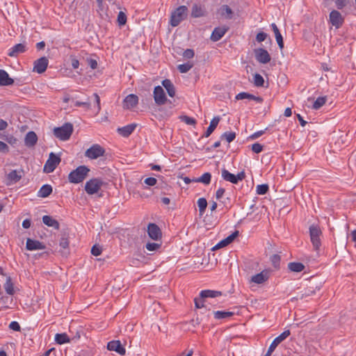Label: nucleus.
<instances>
[{
	"mask_svg": "<svg viewBox=\"0 0 356 356\" xmlns=\"http://www.w3.org/2000/svg\"><path fill=\"white\" fill-rule=\"evenodd\" d=\"M88 63L92 70H95L97 67V62L96 60L92 58L88 59Z\"/></svg>",
	"mask_w": 356,
	"mask_h": 356,
	"instance_id": "nucleus-63",
	"label": "nucleus"
},
{
	"mask_svg": "<svg viewBox=\"0 0 356 356\" xmlns=\"http://www.w3.org/2000/svg\"><path fill=\"white\" fill-rule=\"evenodd\" d=\"M218 13L221 17L227 19H231L233 18L234 12L232 8L227 5H222L218 10Z\"/></svg>",
	"mask_w": 356,
	"mask_h": 356,
	"instance_id": "nucleus-28",
	"label": "nucleus"
},
{
	"mask_svg": "<svg viewBox=\"0 0 356 356\" xmlns=\"http://www.w3.org/2000/svg\"><path fill=\"white\" fill-rule=\"evenodd\" d=\"M228 29L225 27H216L211 35V40L213 42L220 40L227 31Z\"/></svg>",
	"mask_w": 356,
	"mask_h": 356,
	"instance_id": "nucleus-24",
	"label": "nucleus"
},
{
	"mask_svg": "<svg viewBox=\"0 0 356 356\" xmlns=\"http://www.w3.org/2000/svg\"><path fill=\"white\" fill-rule=\"evenodd\" d=\"M75 106H83L86 109L88 110L90 108V103L89 102H79L76 101L74 102Z\"/></svg>",
	"mask_w": 356,
	"mask_h": 356,
	"instance_id": "nucleus-56",
	"label": "nucleus"
},
{
	"mask_svg": "<svg viewBox=\"0 0 356 356\" xmlns=\"http://www.w3.org/2000/svg\"><path fill=\"white\" fill-rule=\"evenodd\" d=\"M235 99L236 100H241V99H250V100H254L258 103H261L263 102V98L259 97V96H254L252 94H250L248 92H241L238 94H237L235 97Z\"/></svg>",
	"mask_w": 356,
	"mask_h": 356,
	"instance_id": "nucleus-26",
	"label": "nucleus"
},
{
	"mask_svg": "<svg viewBox=\"0 0 356 356\" xmlns=\"http://www.w3.org/2000/svg\"><path fill=\"white\" fill-rule=\"evenodd\" d=\"M222 177L227 181L232 184H237L238 181H242L245 177V174L243 171L238 172L236 175L229 172L226 169L222 170Z\"/></svg>",
	"mask_w": 356,
	"mask_h": 356,
	"instance_id": "nucleus-8",
	"label": "nucleus"
},
{
	"mask_svg": "<svg viewBox=\"0 0 356 356\" xmlns=\"http://www.w3.org/2000/svg\"><path fill=\"white\" fill-rule=\"evenodd\" d=\"M48 64V59L45 56L41 57L34 62L33 71L42 74L46 71Z\"/></svg>",
	"mask_w": 356,
	"mask_h": 356,
	"instance_id": "nucleus-12",
	"label": "nucleus"
},
{
	"mask_svg": "<svg viewBox=\"0 0 356 356\" xmlns=\"http://www.w3.org/2000/svg\"><path fill=\"white\" fill-rule=\"evenodd\" d=\"M188 8L185 6H180L172 12L170 24L172 26H178L181 22H182L187 15Z\"/></svg>",
	"mask_w": 356,
	"mask_h": 356,
	"instance_id": "nucleus-3",
	"label": "nucleus"
},
{
	"mask_svg": "<svg viewBox=\"0 0 356 356\" xmlns=\"http://www.w3.org/2000/svg\"><path fill=\"white\" fill-rule=\"evenodd\" d=\"M204 298H202L200 296L197 298H195L194 299L195 306L197 309H202L205 307L204 302H205Z\"/></svg>",
	"mask_w": 356,
	"mask_h": 356,
	"instance_id": "nucleus-47",
	"label": "nucleus"
},
{
	"mask_svg": "<svg viewBox=\"0 0 356 356\" xmlns=\"http://www.w3.org/2000/svg\"><path fill=\"white\" fill-rule=\"evenodd\" d=\"M138 103V97L134 94L127 95L123 101V107L127 109L134 108Z\"/></svg>",
	"mask_w": 356,
	"mask_h": 356,
	"instance_id": "nucleus-17",
	"label": "nucleus"
},
{
	"mask_svg": "<svg viewBox=\"0 0 356 356\" xmlns=\"http://www.w3.org/2000/svg\"><path fill=\"white\" fill-rule=\"evenodd\" d=\"M191 15L194 18L205 17L207 15V11L204 6L195 3L192 6Z\"/></svg>",
	"mask_w": 356,
	"mask_h": 356,
	"instance_id": "nucleus-18",
	"label": "nucleus"
},
{
	"mask_svg": "<svg viewBox=\"0 0 356 356\" xmlns=\"http://www.w3.org/2000/svg\"><path fill=\"white\" fill-rule=\"evenodd\" d=\"M107 348L109 350L115 351L120 355H124L126 353L125 348L118 340L109 341L107 344Z\"/></svg>",
	"mask_w": 356,
	"mask_h": 356,
	"instance_id": "nucleus-14",
	"label": "nucleus"
},
{
	"mask_svg": "<svg viewBox=\"0 0 356 356\" xmlns=\"http://www.w3.org/2000/svg\"><path fill=\"white\" fill-rule=\"evenodd\" d=\"M163 86L167 90L168 95L173 97L175 95V88L170 79H165L162 81Z\"/></svg>",
	"mask_w": 356,
	"mask_h": 356,
	"instance_id": "nucleus-33",
	"label": "nucleus"
},
{
	"mask_svg": "<svg viewBox=\"0 0 356 356\" xmlns=\"http://www.w3.org/2000/svg\"><path fill=\"white\" fill-rule=\"evenodd\" d=\"M55 341L58 344H63L70 342V339L66 333H60L56 334Z\"/></svg>",
	"mask_w": 356,
	"mask_h": 356,
	"instance_id": "nucleus-38",
	"label": "nucleus"
},
{
	"mask_svg": "<svg viewBox=\"0 0 356 356\" xmlns=\"http://www.w3.org/2000/svg\"><path fill=\"white\" fill-rule=\"evenodd\" d=\"M256 60L262 64H266L270 61L271 57L267 50L258 48L254 50Z\"/></svg>",
	"mask_w": 356,
	"mask_h": 356,
	"instance_id": "nucleus-9",
	"label": "nucleus"
},
{
	"mask_svg": "<svg viewBox=\"0 0 356 356\" xmlns=\"http://www.w3.org/2000/svg\"><path fill=\"white\" fill-rule=\"evenodd\" d=\"M149 236L153 240H158L161 238V231L159 226L154 223H149L147 227Z\"/></svg>",
	"mask_w": 356,
	"mask_h": 356,
	"instance_id": "nucleus-16",
	"label": "nucleus"
},
{
	"mask_svg": "<svg viewBox=\"0 0 356 356\" xmlns=\"http://www.w3.org/2000/svg\"><path fill=\"white\" fill-rule=\"evenodd\" d=\"M153 95L155 103L157 105L161 106L165 104L167 101V97L161 86H156L154 89Z\"/></svg>",
	"mask_w": 356,
	"mask_h": 356,
	"instance_id": "nucleus-10",
	"label": "nucleus"
},
{
	"mask_svg": "<svg viewBox=\"0 0 356 356\" xmlns=\"http://www.w3.org/2000/svg\"><path fill=\"white\" fill-rule=\"evenodd\" d=\"M90 169L86 165H80L72 170L68 175L70 183L79 184L82 182L87 177Z\"/></svg>",
	"mask_w": 356,
	"mask_h": 356,
	"instance_id": "nucleus-1",
	"label": "nucleus"
},
{
	"mask_svg": "<svg viewBox=\"0 0 356 356\" xmlns=\"http://www.w3.org/2000/svg\"><path fill=\"white\" fill-rule=\"evenodd\" d=\"M136 127V124H130L127 126L120 127L118 129V133L123 137H128L130 136Z\"/></svg>",
	"mask_w": 356,
	"mask_h": 356,
	"instance_id": "nucleus-27",
	"label": "nucleus"
},
{
	"mask_svg": "<svg viewBox=\"0 0 356 356\" xmlns=\"http://www.w3.org/2000/svg\"><path fill=\"white\" fill-rule=\"evenodd\" d=\"M105 152V149L100 145L94 144L86 151L85 156L90 159H97V158L104 156Z\"/></svg>",
	"mask_w": 356,
	"mask_h": 356,
	"instance_id": "nucleus-6",
	"label": "nucleus"
},
{
	"mask_svg": "<svg viewBox=\"0 0 356 356\" xmlns=\"http://www.w3.org/2000/svg\"><path fill=\"white\" fill-rule=\"evenodd\" d=\"M280 260V256L277 254H275L270 257V261L272 262V264L275 268H279Z\"/></svg>",
	"mask_w": 356,
	"mask_h": 356,
	"instance_id": "nucleus-50",
	"label": "nucleus"
},
{
	"mask_svg": "<svg viewBox=\"0 0 356 356\" xmlns=\"http://www.w3.org/2000/svg\"><path fill=\"white\" fill-rule=\"evenodd\" d=\"M59 246L61 248L60 253L63 256H67L69 254V241L67 238L63 236L60 238Z\"/></svg>",
	"mask_w": 356,
	"mask_h": 356,
	"instance_id": "nucleus-35",
	"label": "nucleus"
},
{
	"mask_svg": "<svg viewBox=\"0 0 356 356\" xmlns=\"http://www.w3.org/2000/svg\"><path fill=\"white\" fill-rule=\"evenodd\" d=\"M194 51L191 49H186L183 53V56L186 58H192L194 56Z\"/></svg>",
	"mask_w": 356,
	"mask_h": 356,
	"instance_id": "nucleus-59",
	"label": "nucleus"
},
{
	"mask_svg": "<svg viewBox=\"0 0 356 356\" xmlns=\"http://www.w3.org/2000/svg\"><path fill=\"white\" fill-rule=\"evenodd\" d=\"M268 37V35L264 32H259L256 36V40L258 42L264 41Z\"/></svg>",
	"mask_w": 356,
	"mask_h": 356,
	"instance_id": "nucleus-58",
	"label": "nucleus"
},
{
	"mask_svg": "<svg viewBox=\"0 0 356 356\" xmlns=\"http://www.w3.org/2000/svg\"><path fill=\"white\" fill-rule=\"evenodd\" d=\"M23 170H11L6 177L7 182L6 185L10 186L11 184L18 182L22 177Z\"/></svg>",
	"mask_w": 356,
	"mask_h": 356,
	"instance_id": "nucleus-13",
	"label": "nucleus"
},
{
	"mask_svg": "<svg viewBox=\"0 0 356 356\" xmlns=\"http://www.w3.org/2000/svg\"><path fill=\"white\" fill-rule=\"evenodd\" d=\"M271 29L275 33V39L277 42V44L280 49H282L284 48V42H283V38L280 32V30L277 25L275 23L271 24L270 25Z\"/></svg>",
	"mask_w": 356,
	"mask_h": 356,
	"instance_id": "nucleus-31",
	"label": "nucleus"
},
{
	"mask_svg": "<svg viewBox=\"0 0 356 356\" xmlns=\"http://www.w3.org/2000/svg\"><path fill=\"white\" fill-rule=\"evenodd\" d=\"M52 193V187L49 184L43 185L38 193V196L40 197H47Z\"/></svg>",
	"mask_w": 356,
	"mask_h": 356,
	"instance_id": "nucleus-36",
	"label": "nucleus"
},
{
	"mask_svg": "<svg viewBox=\"0 0 356 356\" xmlns=\"http://www.w3.org/2000/svg\"><path fill=\"white\" fill-rule=\"evenodd\" d=\"M60 161L61 159L58 155L54 152H51L49 159L44 165L43 171L46 173L52 172L59 165Z\"/></svg>",
	"mask_w": 356,
	"mask_h": 356,
	"instance_id": "nucleus-5",
	"label": "nucleus"
},
{
	"mask_svg": "<svg viewBox=\"0 0 356 356\" xmlns=\"http://www.w3.org/2000/svg\"><path fill=\"white\" fill-rule=\"evenodd\" d=\"M322 232L318 225H312L309 227V235L312 245L316 250H318L321 243L320 236Z\"/></svg>",
	"mask_w": 356,
	"mask_h": 356,
	"instance_id": "nucleus-4",
	"label": "nucleus"
},
{
	"mask_svg": "<svg viewBox=\"0 0 356 356\" xmlns=\"http://www.w3.org/2000/svg\"><path fill=\"white\" fill-rule=\"evenodd\" d=\"M181 120L186 124H189V125H195L196 124V120L194 118L186 116V115L181 117Z\"/></svg>",
	"mask_w": 356,
	"mask_h": 356,
	"instance_id": "nucleus-55",
	"label": "nucleus"
},
{
	"mask_svg": "<svg viewBox=\"0 0 356 356\" xmlns=\"http://www.w3.org/2000/svg\"><path fill=\"white\" fill-rule=\"evenodd\" d=\"M197 206L199 208L200 215L202 216L207 207V201L204 197L199 198L197 200Z\"/></svg>",
	"mask_w": 356,
	"mask_h": 356,
	"instance_id": "nucleus-42",
	"label": "nucleus"
},
{
	"mask_svg": "<svg viewBox=\"0 0 356 356\" xmlns=\"http://www.w3.org/2000/svg\"><path fill=\"white\" fill-rule=\"evenodd\" d=\"M102 248L98 244H95L92 247L91 254L94 256H99L102 254Z\"/></svg>",
	"mask_w": 356,
	"mask_h": 356,
	"instance_id": "nucleus-52",
	"label": "nucleus"
},
{
	"mask_svg": "<svg viewBox=\"0 0 356 356\" xmlns=\"http://www.w3.org/2000/svg\"><path fill=\"white\" fill-rule=\"evenodd\" d=\"M211 175L209 172L204 173L201 177L194 180L195 182H201L204 184L208 185L211 182Z\"/></svg>",
	"mask_w": 356,
	"mask_h": 356,
	"instance_id": "nucleus-41",
	"label": "nucleus"
},
{
	"mask_svg": "<svg viewBox=\"0 0 356 356\" xmlns=\"http://www.w3.org/2000/svg\"><path fill=\"white\" fill-rule=\"evenodd\" d=\"M225 190L222 188H220L217 190L216 193V197L217 200H220L224 195Z\"/></svg>",
	"mask_w": 356,
	"mask_h": 356,
	"instance_id": "nucleus-64",
	"label": "nucleus"
},
{
	"mask_svg": "<svg viewBox=\"0 0 356 356\" xmlns=\"http://www.w3.org/2000/svg\"><path fill=\"white\" fill-rule=\"evenodd\" d=\"M236 138V134L233 131L225 132L222 136V139H225L228 143L232 142Z\"/></svg>",
	"mask_w": 356,
	"mask_h": 356,
	"instance_id": "nucleus-45",
	"label": "nucleus"
},
{
	"mask_svg": "<svg viewBox=\"0 0 356 356\" xmlns=\"http://www.w3.org/2000/svg\"><path fill=\"white\" fill-rule=\"evenodd\" d=\"M4 289L6 292L9 295H13L15 293L14 285L12 282L10 277H7L6 282L4 284Z\"/></svg>",
	"mask_w": 356,
	"mask_h": 356,
	"instance_id": "nucleus-40",
	"label": "nucleus"
},
{
	"mask_svg": "<svg viewBox=\"0 0 356 356\" xmlns=\"http://www.w3.org/2000/svg\"><path fill=\"white\" fill-rule=\"evenodd\" d=\"M350 0H336L335 4L338 9L341 10L346 7L349 3Z\"/></svg>",
	"mask_w": 356,
	"mask_h": 356,
	"instance_id": "nucleus-53",
	"label": "nucleus"
},
{
	"mask_svg": "<svg viewBox=\"0 0 356 356\" xmlns=\"http://www.w3.org/2000/svg\"><path fill=\"white\" fill-rule=\"evenodd\" d=\"M305 268L304 264L300 262H290L288 264V268L292 272L300 273Z\"/></svg>",
	"mask_w": 356,
	"mask_h": 356,
	"instance_id": "nucleus-37",
	"label": "nucleus"
},
{
	"mask_svg": "<svg viewBox=\"0 0 356 356\" xmlns=\"http://www.w3.org/2000/svg\"><path fill=\"white\" fill-rule=\"evenodd\" d=\"M26 49V47L24 44L19 43L9 49L8 55L10 57H17L19 54L25 52Z\"/></svg>",
	"mask_w": 356,
	"mask_h": 356,
	"instance_id": "nucleus-22",
	"label": "nucleus"
},
{
	"mask_svg": "<svg viewBox=\"0 0 356 356\" xmlns=\"http://www.w3.org/2000/svg\"><path fill=\"white\" fill-rule=\"evenodd\" d=\"M14 83V79L9 76L8 72L4 70H0V86H8Z\"/></svg>",
	"mask_w": 356,
	"mask_h": 356,
	"instance_id": "nucleus-25",
	"label": "nucleus"
},
{
	"mask_svg": "<svg viewBox=\"0 0 356 356\" xmlns=\"http://www.w3.org/2000/svg\"><path fill=\"white\" fill-rule=\"evenodd\" d=\"M38 139L37 134L34 131H30L25 136L24 144L27 147H33L36 145Z\"/></svg>",
	"mask_w": 356,
	"mask_h": 356,
	"instance_id": "nucleus-19",
	"label": "nucleus"
},
{
	"mask_svg": "<svg viewBox=\"0 0 356 356\" xmlns=\"http://www.w3.org/2000/svg\"><path fill=\"white\" fill-rule=\"evenodd\" d=\"M193 67V63L191 62H188L184 64H181L177 66L178 70L181 73H186L188 72L192 67Z\"/></svg>",
	"mask_w": 356,
	"mask_h": 356,
	"instance_id": "nucleus-44",
	"label": "nucleus"
},
{
	"mask_svg": "<svg viewBox=\"0 0 356 356\" xmlns=\"http://www.w3.org/2000/svg\"><path fill=\"white\" fill-rule=\"evenodd\" d=\"M252 150L254 153H257V154L260 153L263 150V145H261V144H259L258 143H254L252 145Z\"/></svg>",
	"mask_w": 356,
	"mask_h": 356,
	"instance_id": "nucleus-57",
	"label": "nucleus"
},
{
	"mask_svg": "<svg viewBox=\"0 0 356 356\" xmlns=\"http://www.w3.org/2000/svg\"><path fill=\"white\" fill-rule=\"evenodd\" d=\"M220 120V118L219 116L214 117L211 120L209 127L207 128L206 132L204 134V137L208 138L213 133V131L217 127Z\"/></svg>",
	"mask_w": 356,
	"mask_h": 356,
	"instance_id": "nucleus-30",
	"label": "nucleus"
},
{
	"mask_svg": "<svg viewBox=\"0 0 356 356\" xmlns=\"http://www.w3.org/2000/svg\"><path fill=\"white\" fill-rule=\"evenodd\" d=\"M269 277V272L267 270H264L261 273L256 274L251 277L250 281L256 284H263Z\"/></svg>",
	"mask_w": 356,
	"mask_h": 356,
	"instance_id": "nucleus-21",
	"label": "nucleus"
},
{
	"mask_svg": "<svg viewBox=\"0 0 356 356\" xmlns=\"http://www.w3.org/2000/svg\"><path fill=\"white\" fill-rule=\"evenodd\" d=\"M326 97H319L314 102L312 108L315 110H318L326 103Z\"/></svg>",
	"mask_w": 356,
	"mask_h": 356,
	"instance_id": "nucleus-43",
	"label": "nucleus"
},
{
	"mask_svg": "<svg viewBox=\"0 0 356 356\" xmlns=\"http://www.w3.org/2000/svg\"><path fill=\"white\" fill-rule=\"evenodd\" d=\"M103 181L97 178H93L85 184V191L88 195H93L97 193L102 186Z\"/></svg>",
	"mask_w": 356,
	"mask_h": 356,
	"instance_id": "nucleus-7",
	"label": "nucleus"
},
{
	"mask_svg": "<svg viewBox=\"0 0 356 356\" xmlns=\"http://www.w3.org/2000/svg\"><path fill=\"white\" fill-rule=\"evenodd\" d=\"M291 332L289 330H284L282 334H280L278 337L275 338L271 344V348H276V347L282 342L284 339H286L289 335Z\"/></svg>",
	"mask_w": 356,
	"mask_h": 356,
	"instance_id": "nucleus-29",
	"label": "nucleus"
},
{
	"mask_svg": "<svg viewBox=\"0 0 356 356\" xmlns=\"http://www.w3.org/2000/svg\"><path fill=\"white\" fill-rule=\"evenodd\" d=\"M93 97H95V106L94 107L96 110V113H99L101 110L100 98H99V96L97 93H94Z\"/></svg>",
	"mask_w": 356,
	"mask_h": 356,
	"instance_id": "nucleus-54",
	"label": "nucleus"
},
{
	"mask_svg": "<svg viewBox=\"0 0 356 356\" xmlns=\"http://www.w3.org/2000/svg\"><path fill=\"white\" fill-rule=\"evenodd\" d=\"M42 222L47 226L54 227L56 229H59L60 228L59 222L50 216H44L42 217Z\"/></svg>",
	"mask_w": 356,
	"mask_h": 356,
	"instance_id": "nucleus-32",
	"label": "nucleus"
},
{
	"mask_svg": "<svg viewBox=\"0 0 356 356\" xmlns=\"http://www.w3.org/2000/svg\"><path fill=\"white\" fill-rule=\"evenodd\" d=\"M117 22L120 26H123L127 23V15L124 12L120 11L118 13Z\"/></svg>",
	"mask_w": 356,
	"mask_h": 356,
	"instance_id": "nucleus-49",
	"label": "nucleus"
},
{
	"mask_svg": "<svg viewBox=\"0 0 356 356\" xmlns=\"http://www.w3.org/2000/svg\"><path fill=\"white\" fill-rule=\"evenodd\" d=\"M9 152L8 145L4 142L0 141V152L8 153Z\"/></svg>",
	"mask_w": 356,
	"mask_h": 356,
	"instance_id": "nucleus-62",
	"label": "nucleus"
},
{
	"mask_svg": "<svg viewBox=\"0 0 356 356\" xmlns=\"http://www.w3.org/2000/svg\"><path fill=\"white\" fill-rule=\"evenodd\" d=\"M264 79L259 74H255L254 75V84L257 87L264 86Z\"/></svg>",
	"mask_w": 356,
	"mask_h": 356,
	"instance_id": "nucleus-46",
	"label": "nucleus"
},
{
	"mask_svg": "<svg viewBox=\"0 0 356 356\" xmlns=\"http://www.w3.org/2000/svg\"><path fill=\"white\" fill-rule=\"evenodd\" d=\"M161 244L157 243H147L146 248L149 251H156L161 248Z\"/></svg>",
	"mask_w": 356,
	"mask_h": 356,
	"instance_id": "nucleus-51",
	"label": "nucleus"
},
{
	"mask_svg": "<svg viewBox=\"0 0 356 356\" xmlns=\"http://www.w3.org/2000/svg\"><path fill=\"white\" fill-rule=\"evenodd\" d=\"M144 182L148 186H153L156 184L157 180L154 177H148L145 179Z\"/></svg>",
	"mask_w": 356,
	"mask_h": 356,
	"instance_id": "nucleus-61",
	"label": "nucleus"
},
{
	"mask_svg": "<svg viewBox=\"0 0 356 356\" xmlns=\"http://www.w3.org/2000/svg\"><path fill=\"white\" fill-rule=\"evenodd\" d=\"M9 328L17 332L21 330L20 325L17 321H12L9 325Z\"/></svg>",
	"mask_w": 356,
	"mask_h": 356,
	"instance_id": "nucleus-60",
	"label": "nucleus"
},
{
	"mask_svg": "<svg viewBox=\"0 0 356 356\" xmlns=\"http://www.w3.org/2000/svg\"><path fill=\"white\" fill-rule=\"evenodd\" d=\"M26 248L28 250H44L45 245L39 241L28 238L26 240Z\"/></svg>",
	"mask_w": 356,
	"mask_h": 356,
	"instance_id": "nucleus-23",
	"label": "nucleus"
},
{
	"mask_svg": "<svg viewBox=\"0 0 356 356\" xmlns=\"http://www.w3.org/2000/svg\"><path fill=\"white\" fill-rule=\"evenodd\" d=\"M269 187L268 184H260L257 186V193L259 195H265L268 191Z\"/></svg>",
	"mask_w": 356,
	"mask_h": 356,
	"instance_id": "nucleus-48",
	"label": "nucleus"
},
{
	"mask_svg": "<svg viewBox=\"0 0 356 356\" xmlns=\"http://www.w3.org/2000/svg\"><path fill=\"white\" fill-rule=\"evenodd\" d=\"M222 296V292L219 291H214V290H202L200 292V296L202 298H217Z\"/></svg>",
	"mask_w": 356,
	"mask_h": 356,
	"instance_id": "nucleus-34",
	"label": "nucleus"
},
{
	"mask_svg": "<svg viewBox=\"0 0 356 356\" xmlns=\"http://www.w3.org/2000/svg\"><path fill=\"white\" fill-rule=\"evenodd\" d=\"M73 125L70 122H65L63 126L55 127L53 130L54 135L60 140H67L73 133Z\"/></svg>",
	"mask_w": 356,
	"mask_h": 356,
	"instance_id": "nucleus-2",
	"label": "nucleus"
},
{
	"mask_svg": "<svg viewBox=\"0 0 356 356\" xmlns=\"http://www.w3.org/2000/svg\"><path fill=\"white\" fill-rule=\"evenodd\" d=\"M214 318L216 319H223L232 316L234 315V312H223V311H216L213 312Z\"/></svg>",
	"mask_w": 356,
	"mask_h": 356,
	"instance_id": "nucleus-39",
	"label": "nucleus"
},
{
	"mask_svg": "<svg viewBox=\"0 0 356 356\" xmlns=\"http://www.w3.org/2000/svg\"><path fill=\"white\" fill-rule=\"evenodd\" d=\"M329 21L332 26L338 29L343 24L344 19L338 10H333L330 13Z\"/></svg>",
	"mask_w": 356,
	"mask_h": 356,
	"instance_id": "nucleus-11",
	"label": "nucleus"
},
{
	"mask_svg": "<svg viewBox=\"0 0 356 356\" xmlns=\"http://www.w3.org/2000/svg\"><path fill=\"white\" fill-rule=\"evenodd\" d=\"M316 289L319 290L320 287H318L313 282L310 281L309 286H308L304 291H301L300 293L298 294L296 298L303 299L305 298L311 296L315 294Z\"/></svg>",
	"mask_w": 356,
	"mask_h": 356,
	"instance_id": "nucleus-15",
	"label": "nucleus"
},
{
	"mask_svg": "<svg viewBox=\"0 0 356 356\" xmlns=\"http://www.w3.org/2000/svg\"><path fill=\"white\" fill-rule=\"evenodd\" d=\"M238 231H235L232 234L228 236L227 238H224L223 240L220 241L217 245H216L213 250H217L223 247L227 246V245L230 244L238 236Z\"/></svg>",
	"mask_w": 356,
	"mask_h": 356,
	"instance_id": "nucleus-20",
	"label": "nucleus"
}]
</instances>
